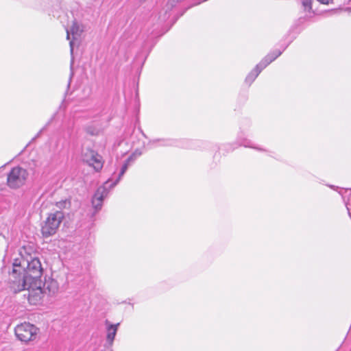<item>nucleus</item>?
I'll list each match as a JSON object with an SVG mask.
<instances>
[{
    "instance_id": "11",
    "label": "nucleus",
    "mask_w": 351,
    "mask_h": 351,
    "mask_svg": "<svg viewBox=\"0 0 351 351\" xmlns=\"http://www.w3.org/2000/svg\"><path fill=\"white\" fill-rule=\"evenodd\" d=\"M131 158H129L124 163V165H123L122 168H121V171L119 173V178H120L124 173L126 171L128 167V165H129V162Z\"/></svg>"
},
{
    "instance_id": "15",
    "label": "nucleus",
    "mask_w": 351,
    "mask_h": 351,
    "mask_svg": "<svg viewBox=\"0 0 351 351\" xmlns=\"http://www.w3.org/2000/svg\"><path fill=\"white\" fill-rule=\"evenodd\" d=\"M66 36H67V38L69 39V31H66Z\"/></svg>"
},
{
    "instance_id": "6",
    "label": "nucleus",
    "mask_w": 351,
    "mask_h": 351,
    "mask_svg": "<svg viewBox=\"0 0 351 351\" xmlns=\"http://www.w3.org/2000/svg\"><path fill=\"white\" fill-rule=\"evenodd\" d=\"M82 160L92 167L96 171H100L104 166V160L96 151L86 148L82 153Z\"/></svg>"
},
{
    "instance_id": "3",
    "label": "nucleus",
    "mask_w": 351,
    "mask_h": 351,
    "mask_svg": "<svg viewBox=\"0 0 351 351\" xmlns=\"http://www.w3.org/2000/svg\"><path fill=\"white\" fill-rule=\"evenodd\" d=\"M39 332L38 327L29 322L21 323L14 328L16 338L25 344L36 341Z\"/></svg>"
},
{
    "instance_id": "9",
    "label": "nucleus",
    "mask_w": 351,
    "mask_h": 351,
    "mask_svg": "<svg viewBox=\"0 0 351 351\" xmlns=\"http://www.w3.org/2000/svg\"><path fill=\"white\" fill-rule=\"evenodd\" d=\"M103 203V195L99 193V191L93 199V204L96 209H100Z\"/></svg>"
},
{
    "instance_id": "13",
    "label": "nucleus",
    "mask_w": 351,
    "mask_h": 351,
    "mask_svg": "<svg viewBox=\"0 0 351 351\" xmlns=\"http://www.w3.org/2000/svg\"><path fill=\"white\" fill-rule=\"evenodd\" d=\"M302 5L305 9H311V0H302Z\"/></svg>"
},
{
    "instance_id": "14",
    "label": "nucleus",
    "mask_w": 351,
    "mask_h": 351,
    "mask_svg": "<svg viewBox=\"0 0 351 351\" xmlns=\"http://www.w3.org/2000/svg\"><path fill=\"white\" fill-rule=\"evenodd\" d=\"M273 60H275V58H273V59H271L269 61H267L266 63H262L263 64H266V66L269 64Z\"/></svg>"
},
{
    "instance_id": "7",
    "label": "nucleus",
    "mask_w": 351,
    "mask_h": 351,
    "mask_svg": "<svg viewBox=\"0 0 351 351\" xmlns=\"http://www.w3.org/2000/svg\"><path fill=\"white\" fill-rule=\"evenodd\" d=\"M266 66V64H263L262 63L257 65L254 67L252 71L249 73V75L245 78V82L250 85L255 79L258 77V75L261 72L262 69Z\"/></svg>"
},
{
    "instance_id": "8",
    "label": "nucleus",
    "mask_w": 351,
    "mask_h": 351,
    "mask_svg": "<svg viewBox=\"0 0 351 351\" xmlns=\"http://www.w3.org/2000/svg\"><path fill=\"white\" fill-rule=\"evenodd\" d=\"M119 324H108L107 328V341L112 344L117 334Z\"/></svg>"
},
{
    "instance_id": "1",
    "label": "nucleus",
    "mask_w": 351,
    "mask_h": 351,
    "mask_svg": "<svg viewBox=\"0 0 351 351\" xmlns=\"http://www.w3.org/2000/svg\"><path fill=\"white\" fill-rule=\"evenodd\" d=\"M12 273L19 276L12 285L13 291L17 293L25 290L27 282L41 281L43 268L38 258L25 256L21 254L20 258L14 261Z\"/></svg>"
},
{
    "instance_id": "10",
    "label": "nucleus",
    "mask_w": 351,
    "mask_h": 351,
    "mask_svg": "<svg viewBox=\"0 0 351 351\" xmlns=\"http://www.w3.org/2000/svg\"><path fill=\"white\" fill-rule=\"evenodd\" d=\"M86 132L92 135V136H95V135H97L99 134V131L97 128H94L93 126H87L86 128Z\"/></svg>"
},
{
    "instance_id": "5",
    "label": "nucleus",
    "mask_w": 351,
    "mask_h": 351,
    "mask_svg": "<svg viewBox=\"0 0 351 351\" xmlns=\"http://www.w3.org/2000/svg\"><path fill=\"white\" fill-rule=\"evenodd\" d=\"M42 281L35 282H27L25 290L28 291V302L30 304L37 305L41 303L44 297Z\"/></svg>"
},
{
    "instance_id": "2",
    "label": "nucleus",
    "mask_w": 351,
    "mask_h": 351,
    "mask_svg": "<svg viewBox=\"0 0 351 351\" xmlns=\"http://www.w3.org/2000/svg\"><path fill=\"white\" fill-rule=\"evenodd\" d=\"M28 178L27 170L16 166L12 168L7 173L6 184L10 189L16 190L25 185Z\"/></svg>"
},
{
    "instance_id": "12",
    "label": "nucleus",
    "mask_w": 351,
    "mask_h": 351,
    "mask_svg": "<svg viewBox=\"0 0 351 351\" xmlns=\"http://www.w3.org/2000/svg\"><path fill=\"white\" fill-rule=\"evenodd\" d=\"M71 32L72 34H77L79 33L80 27L75 23H74L73 25H72V27L71 28Z\"/></svg>"
},
{
    "instance_id": "4",
    "label": "nucleus",
    "mask_w": 351,
    "mask_h": 351,
    "mask_svg": "<svg viewBox=\"0 0 351 351\" xmlns=\"http://www.w3.org/2000/svg\"><path fill=\"white\" fill-rule=\"evenodd\" d=\"M63 217V213L60 211L50 213L41 228L43 236L48 237L54 234L59 228Z\"/></svg>"
}]
</instances>
